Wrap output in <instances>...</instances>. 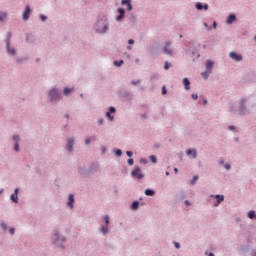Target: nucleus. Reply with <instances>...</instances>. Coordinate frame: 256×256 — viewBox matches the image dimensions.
<instances>
[{
  "instance_id": "f257e3e1",
  "label": "nucleus",
  "mask_w": 256,
  "mask_h": 256,
  "mask_svg": "<svg viewBox=\"0 0 256 256\" xmlns=\"http://www.w3.org/2000/svg\"><path fill=\"white\" fill-rule=\"evenodd\" d=\"M131 175L134 179H143V175L141 174V168L139 166H136L133 171L131 172Z\"/></svg>"
},
{
  "instance_id": "f03ea898",
  "label": "nucleus",
  "mask_w": 256,
  "mask_h": 256,
  "mask_svg": "<svg viewBox=\"0 0 256 256\" xmlns=\"http://www.w3.org/2000/svg\"><path fill=\"white\" fill-rule=\"evenodd\" d=\"M229 57H230V59H233L234 61H243V56H241V54H237L235 52H230Z\"/></svg>"
},
{
  "instance_id": "7ed1b4c3",
  "label": "nucleus",
  "mask_w": 256,
  "mask_h": 256,
  "mask_svg": "<svg viewBox=\"0 0 256 256\" xmlns=\"http://www.w3.org/2000/svg\"><path fill=\"white\" fill-rule=\"evenodd\" d=\"M31 15V7L26 6L25 11L23 13V20L27 21L29 19V16Z\"/></svg>"
},
{
  "instance_id": "20e7f679",
  "label": "nucleus",
  "mask_w": 256,
  "mask_h": 256,
  "mask_svg": "<svg viewBox=\"0 0 256 256\" xmlns=\"http://www.w3.org/2000/svg\"><path fill=\"white\" fill-rule=\"evenodd\" d=\"M186 153L188 157H191L192 155L193 159H197V150L195 148L188 149Z\"/></svg>"
},
{
  "instance_id": "39448f33",
  "label": "nucleus",
  "mask_w": 256,
  "mask_h": 256,
  "mask_svg": "<svg viewBox=\"0 0 256 256\" xmlns=\"http://www.w3.org/2000/svg\"><path fill=\"white\" fill-rule=\"evenodd\" d=\"M59 98V93L57 92V89H52L50 91V99L51 101H55V99Z\"/></svg>"
},
{
  "instance_id": "423d86ee",
  "label": "nucleus",
  "mask_w": 256,
  "mask_h": 256,
  "mask_svg": "<svg viewBox=\"0 0 256 256\" xmlns=\"http://www.w3.org/2000/svg\"><path fill=\"white\" fill-rule=\"evenodd\" d=\"M122 5H127V11H133V6L131 5V0H122Z\"/></svg>"
},
{
  "instance_id": "0eeeda50",
  "label": "nucleus",
  "mask_w": 256,
  "mask_h": 256,
  "mask_svg": "<svg viewBox=\"0 0 256 256\" xmlns=\"http://www.w3.org/2000/svg\"><path fill=\"white\" fill-rule=\"evenodd\" d=\"M118 13L119 16L116 17V21H121V19H123V17L125 16V9L118 8Z\"/></svg>"
},
{
  "instance_id": "6e6552de",
  "label": "nucleus",
  "mask_w": 256,
  "mask_h": 256,
  "mask_svg": "<svg viewBox=\"0 0 256 256\" xmlns=\"http://www.w3.org/2000/svg\"><path fill=\"white\" fill-rule=\"evenodd\" d=\"M73 203H75V198L73 196V194H70L69 195V198H68V207H70V209H73Z\"/></svg>"
},
{
  "instance_id": "1a4fd4ad",
  "label": "nucleus",
  "mask_w": 256,
  "mask_h": 256,
  "mask_svg": "<svg viewBox=\"0 0 256 256\" xmlns=\"http://www.w3.org/2000/svg\"><path fill=\"white\" fill-rule=\"evenodd\" d=\"M169 47H171V43L167 42L166 46L163 49V51H164V53H166V55H171L173 53V51H171V49Z\"/></svg>"
},
{
  "instance_id": "9d476101",
  "label": "nucleus",
  "mask_w": 256,
  "mask_h": 256,
  "mask_svg": "<svg viewBox=\"0 0 256 256\" xmlns=\"http://www.w3.org/2000/svg\"><path fill=\"white\" fill-rule=\"evenodd\" d=\"M9 39H11V33L8 34L7 51L10 55H15V49L9 48Z\"/></svg>"
},
{
  "instance_id": "9b49d317",
  "label": "nucleus",
  "mask_w": 256,
  "mask_h": 256,
  "mask_svg": "<svg viewBox=\"0 0 256 256\" xmlns=\"http://www.w3.org/2000/svg\"><path fill=\"white\" fill-rule=\"evenodd\" d=\"M214 197H215V199L217 200L216 206L219 205V204H221V203H223V201H225V197H224L223 195H216V196H214Z\"/></svg>"
},
{
  "instance_id": "f8f14e48",
  "label": "nucleus",
  "mask_w": 256,
  "mask_h": 256,
  "mask_svg": "<svg viewBox=\"0 0 256 256\" xmlns=\"http://www.w3.org/2000/svg\"><path fill=\"white\" fill-rule=\"evenodd\" d=\"M237 17L234 14H231L230 16H228L227 18V23L228 25H231V23H234V21H236Z\"/></svg>"
},
{
  "instance_id": "ddd939ff",
  "label": "nucleus",
  "mask_w": 256,
  "mask_h": 256,
  "mask_svg": "<svg viewBox=\"0 0 256 256\" xmlns=\"http://www.w3.org/2000/svg\"><path fill=\"white\" fill-rule=\"evenodd\" d=\"M73 143H74L73 138H69L68 143H67V150L68 151H73Z\"/></svg>"
},
{
  "instance_id": "4468645a",
  "label": "nucleus",
  "mask_w": 256,
  "mask_h": 256,
  "mask_svg": "<svg viewBox=\"0 0 256 256\" xmlns=\"http://www.w3.org/2000/svg\"><path fill=\"white\" fill-rule=\"evenodd\" d=\"M206 69H207V71H209V73H211V69H213V61L207 60Z\"/></svg>"
},
{
  "instance_id": "2eb2a0df",
  "label": "nucleus",
  "mask_w": 256,
  "mask_h": 256,
  "mask_svg": "<svg viewBox=\"0 0 256 256\" xmlns=\"http://www.w3.org/2000/svg\"><path fill=\"white\" fill-rule=\"evenodd\" d=\"M183 84H184V86H185V89H186L187 91H189L190 85H191V82L189 81V79L184 78V79H183Z\"/></svg>"
},
{
  "instance_id": "dca6fc26",
  "label": "nucleus",
  "mask_w": 256,
  "mask_h": 256,
  "mask_svg": "<svg viewBox=\"0 0 256 256\" xmlns=\"http://www.w3.org/2000/svg\"><path fill=\"white\" fill-rule=\"evenodd\" d=\"M17 193H19V189H16L15 193H13L11 195V199H12L13 203H17V199H18Z\"/></svg>"
},
{
  "instance_id": "f3484780",
  "label": "nucleus",
  "mask_w": 256,
  "mask_h": 256,
  "mask_svg": "<svg viewBox=\"0 0 256 256\" xmlns=\"http://www.w3.org/2000/svg\"><path fill=\"white\" fill-rule=\"evenodd\" d=\"M145 195H147L148 197H153V195H155V191L150 190V189H146L145 190Z\"/></svg>"
},
{
  "instance_id": "a211bd4d",
  "label": "nucleus",
  "mask_w": 256,
  "mask_h": 256,
  "mask_svg": "<svg viewBox=\"0 0 256 256\" xmlns=\"http://www.w3.org/2000/svg\"><path fill=\"white\" fill-rule=\"evenodd\" d=\"M249 219H256L255 211L248 212Z\"/></svg>"
},
{
  "instance_id": "6ab92c4d",
  "label": "nucleus",
  "mask_w": 256,
  "mask_h": 256,
  "mask_svg": "<svg viewBox=\"0 0 256 256\" xmlns=\"http://www.w3.org/2000/svg\"><path fill=\"white\" fill-rule=\"evenodd\" d=\"M71 91H73V88H64V95H69V93H71Z\"/></svg>"
},
{
  "instance_id": "aec40b11",
  "label": "nucleus",
  "mask_w": 256,
  "mask_h": 256,
  "mask_svg": "<svg viewBox=\"0 0 256 256\" xmlns=\"http://www.w3.org/2000/svg\"><path fill=\"white\" fill-rule=\"evenodd\" d=\"M114 65H115L116 67H121V65H123V60L114 61Z\"/></svg>"
},
{
  "instance_id": "412c9836",
  "label": "nucleus",
  "mask_w": 256,
  "mask_h": 256,
  "mask_svg": "<svg viewBox=\"0 0 256 256\" xmlns=\"http://www.w3.org/2000/svg\"><path fill=\"white\" fill-rule=\"evenodd\" d=\"M199 179V176H193L192 180L190 181L191 185L194 183H197V180Z\"/></svg>"
},
{
  "instance_id": "4be33fe9",
  "label": "nucleus",
  "mask_w": 256,
  "mask_h": 256,
  "mask_svg": "<svg viewBox=\"0 0 256 256\" xmlns=\"http://www.w3.org/2000/svg\"><path fill=\"white\" fill-rule=\"evenodd\" d=\"M132 209L136 210L139 207V202L135 201L132 203Z\"/></svg>"
},
{
  "instance_id": "5701e85b",
  "label": "nucleus",
  "mask_w": 256,
  "mask_h": 256,
  "mask_svg": "<svg viewBox=\"0 0 256 256\" xmlns=\"http://www.w3.org/2000/svg\"><path fill=\"white\" fill-rule=\"evenodd\" d=\"M196 9H198V11H201L203 9V4L201 3H196Z\"/></svg>"
},
{
  "instance_id": "b1692460",
  "label": "nucleus",
  "mask_w": 256,
  "mask_h": 256,
  "mask_svg": "<svg viewBox=\"0 0 256 256\" xmlns=\"http://www.w3.org/2000/svg\"><path fill=\"white\" fill-rule=\"evenodd\" d=\"M150 161H152V163H157V157L155 156H150Z\"/></svg>"
},
{
  "instance_id": "393cba45",
  "label": "nucleus",
  "mask_w": 256,
  "mask_h": 256,
  "mask_svg": "<svg viewBox=\"0 0 256 256\" xmlns=\"http://www.w3.org/2000/svg\"><path fill=\"white\" fill-rule=\"evenodd\" d=\"M101 231L102 233H108L109 229L107 228V226H103Z\"/></svg>"
},
{
  "instance_id": "a878e982",
  "label": "nucleus",
  "mask_w": 256,
  "mask_h": 256,
  "mask_svg": "<svg viewBox=\"0 0 256 256\" xmlns=\"http://www.w3.org/2000/svg\"><path fill=\"white\" fill-rule=\"evenodd\" d=\"M209 72L208 70H206V72L202 73L203 77H205V79H207V77H209Z\"/></svg>"
},
{
  "instance_id": "bb28decb",
  "label": "nucleus",
  "mask_w": 256,
  "mask_h": 256,
  "mask_svg": "<svg viewBox=\"0 0 256 256\" xmlns=\"http://www.w3.org/2000/svg\"><path fill=\"white\" fill-rule=\"evenodd\" d=\"M106 117H108V119H110V121H113V116H111V112H107Z\"/></svg>"
},
{
  "instance_id": "cd10ccee",
  "label": "nucleus",
  "mask_w": 256,
  "mask_h": 256,
  "mask_svg": "<svg viewBox=\"0 0 256 256\" xmlns=\"http://www.w3.org/2000/svg\"><path fill=\"white\" fill-rule=\"evenodd\" d=\"M7 18V14H1L0 15V21H3V19H6Z\"/></svg>"
},
{
  "instance_id": "c85d7f7f",
  "label": "nucleus",
  "mask_w": 256,
  "mask_h": 256,
  "mask_svg": "<svg viewBox=\"0 0 256 256\" xmlns=\"http://www.w3.org/2000/svg\"><path fill=\"white\" fill-rule=\"evenodd\" d=\"M162 95H167V88L165 86L162 88Z\"/></svg>"
},
{
  "instance_id": "c756f323",
  "label": "nucleus",
  "mask_w": 256,
  "mask_h": 256,
  "mask_svg": "<svg viewBox=\"0 0 256 256\" xmlns=\"http://www.w3.org/2000/svg\"><path fill=\"white\" fill-rule=\"evenodd\" d=\"M104 221L106 225H109V216H104Z\"/></svg>"
},
{
  "instance_id": "7c9ffc66",
  "label": "nucleus",
  "mask_w": 256,
  "mask_h": 256,
  "mask_svg": "<svg viewBox=\"0 0 256 256\" xmlns=\"http://www.w3.org/2000/svg\"><path fill=\"white\" fill-rule=\"evenodd\" d=\"M169 62H165L164 69L167 71L169 69Z\"/></svg>"
},
{
  "instance_id": "2f4dec72",
  "label": "nucleus",
  "mask_w": 256,
  "mask_h": 256,
  "mask_svg": "<svg viewBox=\"0 0 256 256\" xmlns=\"http://www.w3.org/2000/svg\"><path fill=\"white\" fill-rule=\"evenodd\" d=\"M198 98L199 96L197 94H192V99H194V101H197Z\"/></svg>"
},
{
  "instance_id": "473e14b6",
  "label": "nucleus",
  "mask_w": 256,
  "mask_h": 256,
  "mask_svg": "<svg viewBox=\"0 0 256 256\" xmlns=\"http://www.w3.org/2000/svg\"><path fill=\"white\" fill-rule=\"evenodd\" d=\"M13 139H14L15 143H19V137L17 135L13 136Z\"/></svg>"
},
{
  "instance_id": "72a5a7b5",
  "label": "nucleus",
  "mask_w": 256,
  "mask_h": 256,
  "mask_svg": "<svg viewBox=\"0 0 256 256\" xmlns=\"http://www.w3.org/2000/svg\"><path fill=\"white\" fill-rule=\"evenodd\" d=\"M122 153H123V152H122L121 150H117V151H116L117 157H121Z\"/></svg>"
},
{
  "instance_id": "f704fd0d",
  "label": "nucleus",
  "mask_w": 256,
  "mask_h": 256,
  "mask_svg": "<svg viewBox=\"0 0 256 256\" xmlns=\"http://www.w3.org/2000/svg\"><path fill=\"white\" fill-rule=\"evenodd\" d=\"M14 151H19V143H16L14 146Z\"/></svg>"
},
{
  "instance_id": "c9c22d12",
  "label": "nucleus",
  "mask_w": 256,
  "mask_h": 256,
  "mask_svg": "<svg viewBox=\"0 0 256 256\" xmlns=\"http://www.w3.org/2000/svg\"><path fill=\"white\" fill-rule=\"evenodd\" d=\"M9 232L11 233V235H14L15 234V228H10Z\"/></svg>"
},
{
  "instance_id": "e433bc0d",
  "label": "nucleus",
  "mask_w": 256,
  "mask_h": 256,
  "mask_svg": "<svg viewBox=\"0 0 256 256\" xmlns=\"http://www.w3.org/2000/svg\"><path fill=\"white\" fill-rule=\"evenodd\" d=\"M40 19H42V21H46V20H47V16L41 15V16H40Z\"/></svg>"
},
{
  "instance_id": "4c0bfd02",
  "label": "nucleus",
  "mask_w": 256,
  "mask_h": 256,
  "mask_svg": "<svg viewBox=\"0 0 256 256\" xmlns=\"http://www.w3.org/2000/svg\"><path fill=\"white\" fill-rule=\"evenodd\" d=\"M85 143H86V145H89V143H91V139L90 138H86L85 139Z\"/></svg>"
},
{
  "instance_id": "58836bf2",
  "label": "nucleus",
  "mask_w": 256,
  "mask_h": 256,
  "mask_svg": "<svg viewBox=\"0 0 256 256\" xmlns=\"http://www.w3.org/2000/svg\"><path fill=\"white\" fill-rule=\"evenodd\" d=\"M126 155H128L129 157H133V152L127 151V152H126Z\"/></svg>"
},
{
  "instance_id": "ea45409f",
  "label": "nucleus",
  "mask_w": 256,
  "mask_h": 256,
  "mask_svg": "<svg viewBox=\"0 0 256 256\" xmlns=\"http://www.w3.org/2000/svg\"><path fill=\"white\" fill-rule=\"evenodd\" d=\"M224 167H225V169H227V171H229V169H231V165H229V164H225Z\"/></svg>"
},
{
  "instance_id": "a19ab883",
  "label": "nucleus",
  "mask_w": 256,
  "mask_h": 256,
  "mask_svg": "<svg viewBox=\"0 0 256 256\" xmlns=\"http://www.w3.org/2000/svg\"><path fill=\"white\" fill-rule=\"evenodd\" d=\"M133 159L132 158H130V159H128V165H133Z\"/></svg>"
},
{
  "instance_id": "79ce46f5",
  "label": "nucleus",
  "mask_w": 256,
  "mask_h": 256,
  "mask_svg": "<svg viewBox=\"0 0 256 256\" xmlns=\"http://www.w3.org/2000/svg\"><path fill=\"white\" fill-rule=\"evenodd\" d=\"M128 43H129V45H133V43H135V40L130 39V40H128Z\"/></svg>"
},
{
  "instance_id": "37998d69",
  "label": "nucleus",
  "mask_w": 256,
  "mask_h": 256,
  "mask_svg": "<svg viewBox=\"0 0 256 256\" xmlns=\"http://www.w3.org/2000/svg\"><path fill=\"white\" fill-rule=\"evenodd\" d=\"M174 246L176 247V249H179V247H181V245L178 242L174 243Z\"/></svg>"
},
{
  "instance_id": "c03bdc74",
  "label": "nucleus",
  "mask_w": 256,
  "mask_h": 256,
  "mask_svg": "<svg viewBox=\"0 0 256 256\" xmlns=\"http://www.w3.org/2000/svg\"><path fill=\"white\" fill-rule=\"evenodd\" d=\"M1 227L5 230V229H7V224L2 223V224H1Z\"/></svg>"
},
{
  "instance_id": "a18cd8bd",
  "label": "nucleus",
  "mask_w": 256,
  "mask_h": 256,
  "mask_svg": "<svg viewBox=\"0 0 256 256\" xmlns=\"http://www.w3.org/2000/svg\"><path fill=\"white\" fill-rule=\"evenodd\" d=\"M55 237H56V243H59V234H55Z\"/></svg>"
},
{
  "instance_id": "49530a36",
  "label": "nucleus",
  "mask_w": 256,
  "mask_h": 256,
  "mask_svg": "<svg viewBox=\"0 0 256 256\" xmlns=\"http://www.w3.org/2000/svg\"><path fill=\"white\" fill-rule=\"evenodd\" d=\"M109 113H115V108H114V107H111Z\"/></svg>"
},
{
  "instance_id": "de8ad7c7",
  "label": "nucleus",
  "mask_w": 256,
  "mask_h": 256,
  "mask_svg": "<svg viewBox=\"0 0 256 256\" xmlns=\"http://www.w3.org/2000/svg\"><path fill=\"white\" fill-rule=\"evenodd\" d=\"M203 9H205V11H207V9H209V6H208L207 4H205V5L203 6Z\"/></svg>"
},
{
  "instance_id": "09e8293b",
  "label": "nucleus",
  "mask_w": 256,
  "mask_h": 256,
  "mask_svg": "<svg viewBox=\"0 0 256 256\" xmlns=\"http://www.w3.org/2000/svg\"><path fill=\"white\" fill-rule=\"evenodd\" d=\"M139 84V80L138 81H132V85H137Z\"/></svg>"
},
{
  "instance_id": "8fccbe9b",
  "label": "nucleus",
  "mask_w": 256,
  "mask_h": 256,
  "mask_svg": "<svg viewBox=\"0 0 256 256\" xmlns=\"http://www.w3.org/2000/svg\"><path fill=\"white\" fill-rule=\"evenodd\" d=\"M98 124L103 125V119L98 120Z\"/></svg>"
},
{
  "instance_id": "3c124183",
  "label": "nucleus",
  "mask_w": 256,
  "mask_h": 256,
  "mask_svg": "<svg viewBox=\"0 0 256 256\" xmlns=\"http://www.w3.org/2000/svg\"><path fill=\"white\" fill-rule=\"evenodd\" d=\"M109 29V27L104 26V33Z\"/></svg>"
},
{
  "instance_id": "603ef678",
  "label": "nucleus",
  "mask_w": 256,
  "mask_h": 256,
  "mask_svg": "<svg viewBox=\"0 0 256 256\" xmlns=\"http://www.w3.org/2000/svg\"><path fill=\"white\" fill-rule=\"evenodd\" d=\"M184 203L185 205L189 206V200H186Z\"/></svg>"
},
{
  "instance_id": "864d4df0",
  "label": "nucleus",
  "mask_w": 256,
  "mask_h": 256,
  "mask_svg": "<svg viewBox=\"0 0 256 256\" xmlns=\"http://www.w3.org/2000/svg\"><path fill=\"white\" fill-rule=\"evenodd\" d=\"M229 129H230L231 131H233V129H235V127H234V126H230Z\"/></svg>"
},
{
  "instance_id": "5fc2aeb1",
  "label": "nucleus",
  "mask_w": 256,
  "mask_h": 256,
  "mask_svg": "<svg viewBox=\"0 0 256 256\" xmlns=\"http://www.w3.org/2000/svg\"><path fill=\"white\" fill-rule=\"evenodd\" d=\"M174 172H175V173H179V169L175 168V169H174Z\"/></svg>"
},
{
  "instance_id": "6e6d98bb",
  "label": "nucleus",
  "mask_w": 256,
  "mask_h": 256,
  "mask_svg": "<svg viewBox=\"0 0 256 256\" xmlns=\"http://www.w3.org/2000/svg\"><path fill=\"white\" fill-rule=\"evenodd\" d=\"M213 26H214V27H217V22H214V23H213Z\"/></svg>"
},
{
  "instance_id": "4d7b16f0",
  "label": "nucleus",
  "mask_w": 256,
  "mask_h": 256,
  "mask_svg": "<svg viewBox=\"0 0 256 256\" xmlns=\"http://www.w3.org/2000/svg\"><path fill=\"white\" fill-rule=\"evenodd\" d=\"M203 103H204V105H207V100H204Z\"/></svg>"
},
{
  "instance_id": "13d9d810",
  "label": "nucleus",
  "mask_w": 256,
  "mask_h": 256,
  "mask_svg": "<svg viewBox=\"0 0 256 256\" xmlns=\"http://www.w3.org/2000/svg\"><path fill=\"white\" fill-rule=\"evenodd\" d=\"M208 256H215V254H213V253H209V255Z\"/></svg>"
},
{
  "instance_id": "bf43d9fd",
  "label": "nucleus",
  "mask_w": 256,
  "mask_h": 256,
  "mask_svg": "<svg viewBox=\"0 0 256 256\" xmlns=\"http://www.w3.org/2000/svg\"><path fill=\"white\" fill-rule=\"evenodd\" d=\"M61 241H65V238H64V237H62V238H61Z\"/></svg>"
},
{
  "instance_id": "052dcab7",
  "label": "nucleus",
  "mask_w": 256,
  "mask_h": 256,
  "mask_svg": "<svg viewBox=\"0 0 256 256\" xmlns=\"http://www.w3.org/2000/svg\"><path fill=\"white\" fill-rule=\"evenodd\" d=\"M204 26L207 27L208 26L207 23H204Z\"/></svg>"
},
{
  "instance_id": "680f3d73",
  "label": "nucleus",
  "mask_w": 256,
  "mask_h": 256,
  "mask_svg": "<svg viewBox=\"0 0 256 256\" xmlns=\"http://www.w3.org/2000/svg\"><path fill=\"white\" fill-rule=\"evenodd\" d=\"M127 49H131V46H128Z\"/></svg>"
},
{
  "instance_id": "e2e57ef3",
  "label": "nucleus",
  "mask_w": 256,
  "mask_h": 256,
  "mask_svg": "<svg viewBox=\"0 0 256 256\" xmlns=\"http://www.w3.org/2000/svg\"><path fill=\"white\" fill-rule=\"evenodd\" d=\"M66 118L69 119V115H66Z\"/></svg>"
},
{
  "instance_id": "0e129e2a",
  "label": "nucleus",
  "mask_w": 256,
  "mask_h": 256,
  "mask_svg": "<svg viewBox=\"0 0 256 256\" xmlns=\"http://www.w3.org/2000/svg\"><path fill=\"white\" fill-rule=\"evenodd\" d=\"M166 175H169V172H166Z\"/></svg>"
}]
</instances>
